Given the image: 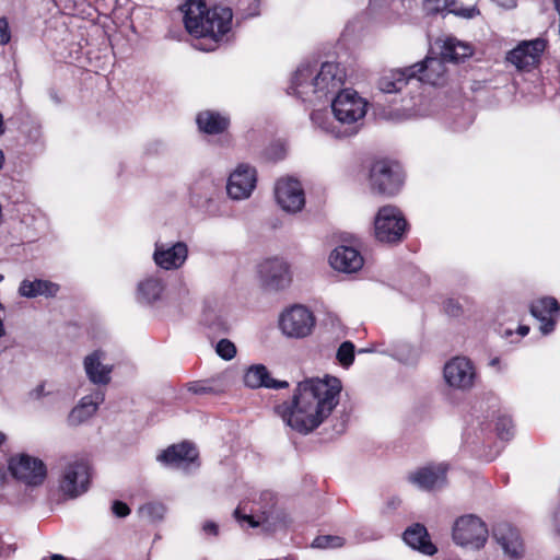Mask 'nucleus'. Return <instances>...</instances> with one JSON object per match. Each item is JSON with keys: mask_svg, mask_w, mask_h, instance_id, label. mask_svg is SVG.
I'll use <instances>...</instances> for the list:
<instances>
[{"mask_svg": "<svg viewBox=\"0 0 560 560\" xmlns=\"http://www.w3.org/2000/svg\"><path fill=\"white\" fill-rule=\"evenodd\" d=\"M11 35L9 24L5 19H0V44L5 45L10 42Z\"/></svg>", "mask_w": 560, "mask_h": 560, "instance_id": "a19ab883", "label": "nucleus"}, {"mask_svg": "<svg viewBox=\"0 0 560 560\" xmlns=\"http://www.w3.org/2000/svg\"><path fill=\"white\" fill-rule=\"evenodd\" d=\"M32 394L35 398H40L44 395V384L38 385Z\"/></svg>", "mask_w": 560, "mask_h": 560, "instance_id": "49530a36", "label": "nucleus"}, {"mask_svg": "<svg viewBox=\"0 0 560 560\" xmlns=\"http://www.w3.org/2000/svg\"><path fill=\"white\" fill-rule=\"evenodd\" d=\"M104 357V351L95 350L84 359L86 376L93 384L107 385L110 382L113 365L103 364Z\"/></svg>", "mask_w": 560, "mask_h": 560, "instance_id": "4be33fe9", "label": "nucleus"}, {"mask_svg": "<svg viewBox=\"0 0 560 560\" xmlns=\"http://www.w3.org/2000/svg\"><path fill=\"white\" fill-rule=\"evenodd\" d=\"M423 10L428 15L447 12L467 19L474 18L478 13L476 8H457L456 0H423Z\"/></svg>", "mask_w": 560, "mask_h": 560, "instance_id": "cd10ccee", "label": "nucleus"}, {"mask_svg": "<svg viewBox=\"0 0 560 560\" xmlns=\"http://www.w3.org/2000/svg\"><path fill=\"white\" fill-rule=\"evenodd\" d=\"M409 480L424 490L440 488L446 482V467L438 465L420 468L409 476Z\"/></svg>", "mask_w": 560, "mask_h": 560, "instance_id": "5701e85b", "label": "nucleus"}, {"mask_svg": "<svg viewBox=\"0 0 560 560\" xmlns=\"http://www.w3.org/2000/svg\"><path fill=\"white\" fill-rule=\"evenodd\" d=\"M217 353L224 360H231L236 354L235 345L229 339H221L217 345Z\"/></svg>", "mask_w": 560, "mask_h": 560, "instance_id": "e433bc0d", "label": "nucleus"}, {"mask_svg": "<svg viewBox=\"0 0 560 560\" xmlns=\"http://www.w3.org/2000/svg\"><path fill=\"white\" fill-rule=\"evenodd\" d=\"M445 62L441 55L440 57L428 56L423 61L417 62L411 67H415V71H417L416 78L420 81L438 85L442 83L446 72Z\"/></svg>", "mask_w": 560, "mask_h": 560, "instance_id": "aec40b11", "label": "nucleus"}, {"mask_svg": "<svg viewBox=\"0 0 560 560\" xmlns=\"http://www.w3.org/2000/svg\"><path fill=\"white\" fill-rule=\"evenodd\" d=\"M189 389L195 393V394H207V393H210L212 392V387H210L209 385H207L206 383L201 382V383H195L192 384Z\"/></svg>", "mask_w": 560, "mask_h": 560, "instance_id": "79ce46f5", "label": "nucleus"}, {"mask_svg": "<svg viewBox=\"0 0 560 560\" xmlns=\"http://www.w3.org/2000/svg\"><path fill=\"white\" fill-rule=\"evenodd\" d=\"M407 221L394 206L382 207L374 221L375 237L383 243H397L402 240Z\"/></svg>", "mask_w": 560, "mask_h": 560, "instance_id": "423d86ee", "label": "nucleus"}, {"mask_svg": "<svg viewBox=\"0 0 560 560\" xmlns=\"http://www.w3.org/2000/svg\"><path fill=\"white\" fill-rule=\"evenodd\" d=\"M59 291V285L49 280L35 279L34 281L23 280L19 288L22 296L33 299L39 295L52 298Z\"/></svg>", "mask_w": 560, "mask_h": 560, "instance_id": "c85d7f7f", "label": "nucleus"}, {"mask_svg": "<svg viewBox=\"0 0 560 560\" xmlns=\"http://www.w3.org/2000/svg\"><path fill=\"white\" fill-rule=\"evenodd\" d=\"M112 512L117 517H126L130 514V509L125 502L116 500L113 502Z\"/></svg>", "mask_w": 560, "mask_h": 560, "instance_id": "ea45409f", "label": "nucleus"}, {"mask_svg": "<svg viewBox=\"0 0 560 560\" xmlns=\"http://www.w3.org/2000/svg\"><path fill=\"white\" fill-rule=\"evenodd\" d=\"M234 515L237 520H244V521L248 522L250 527H258V526L265 527V524L267 523V517H265V516L262 518L259 517L258 520L254 515L241 516L238 509H236L234 511Z\"/></svg>", "mask_w": 560, "mask_h": 560, "instance_id": "58836bf2", "label": "nucleus"}, {"mask_svg": "<svg viewBox=\"0 0 560 560\" xmlns=\"http://www.w3.org/2000/svg\"><path fill=\"white\" fill-rule=\"evenodd\" d=\"M529 331V327L528 326H520L518 327V334L522 335V336H526Z\"/></svg>", "mask_w": 560, "mask_h": 560, "instance_id": "8fccbe9b", "label": "nucleus"}, {"mask_svg": "<svg viewBox=\"0 0 560 560\" xmlns=\"http://www.w3.org/2000/svg\"><path fill=\"white\" fill-rule=\"evenodd\" d=\"M487 525L476 515L458 517L453 526V540L464 547L480 549L488 539Z\"/></svg>", "mask_w": 560, "mask_h": 560, "instance_id": "0eeeda50", "label": "nucleus"}, {"mask_svg": "<svg viewBox=\"0 0 560 560\" xmlns=\"http://www.w3.org/2000/svg\"><path fill=\"white\" fill-rule=\"evenodd\" d=\"M444 378L452 387L460 389L469 388L472 386L475 380L474 366L466 358H454L444 366Z\"/></svg>", "mask_w": 560, "mask_h": 560, "instance_id": "2eb2a0df", "label": "nucleus"}, {"mask_svg": "<svg viewBox=\"0 0 560 560\" xmlns=\"http://www.w3.org/2000/svg\"><path fill=\"white\" fill-rule=\"evenodd\" d=\"M139 513L151 522H156L164 517L165 506L161 503H147L139 509Z\"/></svg>", "mask_w": 560, "mask_h": 560, "instance_id": "72a5a7b5", "label": "nucleus"}, {"mask_svg": "<svg viewBox=\"0 0 560 560\" xmlns=\"http://www.w3.org/2000/svg\"><path fill=\"white\" fill-rule=\"evenodd\" d=\"M513 421L508 416H499L495 422V431L501 440L509 441L513 436Z\"/></svg>", "mask_w": 560, "mask_h": 560, "instance_id": "c9c22d12", "label": "nucleus"}, {"mask_svg": "<svg viewBox=\"0 0 560 560\" xmlns=\"http://www.w3.org/2000/svg\"><path fill=\"white\" fill-rule=\"evenodd\" d=\"M315 325V317L305 306L295 305L282 314L280 327L284 335L293 338H303L311 334Z\"/></svg>", "mask_w": 560, "mask_h": 560, "instance_id": "9d476101", "label": "nucleus"}, {"mask_svg": "<svg viewBox=\"0 0 560 560\" xmlns=\"http://www.w3.org/2000/svg\"><path fill=\"white\" fill-rule=\"evenodd\" d=\"M547 47L544 38L521 42L514 49L509 51L506 60L521 71H530L540 62L542 52Z\"/></svg>", "mask_w": 560, "mask_h": 560, "instance_id": "1a4fd4ad", "label": "nucleus"}, {"mask_svg": "<svg viewBox=\"0 0 560 560\" xmlns=\"http://www.w3.org/2000/svg\"><path fill=\"white\" fill-rule=\"evenodd\" d=\"M4 161H5L4 153L2 150H0V170H2Z\"/></svg>", "mask_w": 560, "mask_h": 560, "instance_id": "603ef678", "label": "nucleus"}, {"mask_svg": "<svg viewBox=\"0 0 560 560\" xmlns=\"http://www.w3.org/2000/svg\"><path fill=\"white\" fill-rule=\"evenodd\" d=\"M401 501L399 498L397 497H393L390 498L387 502H386V506L388 510H396L399 505H400Z\"/></svg>", "mask_w": 560, "mask_h": 560, "instance_id": "c03bdc74", "label": "nucleus"}, {"mask_svg": "<svg viewBox=\"0 0 560 560\" xmlns=\"http://www.w3.org/2000/svg\"><path fill=\"white\" fill-rule=\"evenodd\" d=\"M472 50L467 44L460 43L455 38H447L442 48L440 55L446 62L458 63L465 58L470 57Z\"/></svg>", "mask_w": 560, "mask_h": 560, "instance_id": "2f4dec72", "label": "nucleus"}, {"mask_svg": "<svg viewBox=\"0 0 560 560\" xmlns=\"http://www.w3.org/2000/svg\"><path fill=\"white\" fill-rule=\"evenodd\" d=\"M50 560H66V558L61 555H52Z\"/></svg>", "mask_w": 560, "mask_h": 560, "instance_id": "864d4df0", "label": "nucleus"}, {"mask_svg": "<svg viewBox=\"0 0 560 560\" xmlns=\"http://www.w3.org/2000/svg\"><path fill=\"white\" fill-rule=\"evenodd\" d=\"M443 308L444 312L452 317H458L463 313L462 305L457 301L452 299L446 300L444 302Z\"/></svg>", "mask_w": 560, "mask_h": 560, "instance_id": "4c0bfd02", "label": "nucleus"}, {"mask_svg": "<svg viewBox=\"0 0 560 560\" xmlns=\"http://www.w3.org/2000/svg\"><path fill=\"white\" fill-rule=\"evenodd\" d=\"M416 77L415 67L392 69L380 78L378 89L383 93H399Z\"/></svg>", "mask_w": 560, "mask_h": 560, "instance_id": "412c9836", "label": "nucleus"}, {"mask_svg": "<svg viewBox=\"0 0 560 560\" xmlns=\"http://www.w3.org/2000/svg\"><path fill=\"white\" fill-rule=\"evenodd\" d=\"M9 548L12 552L15 550V547L10 546Z\"/></svg>", "mask_w": 560, "mask_h": 560, "instance_id": "6e6d98bb", "label": "nucleus"}, {"mask_svg": "<svg viewBox=\"0 0 560 560\" xmlns=\"http://www.w3.org/2000/svg\"><path fill=\"white\" fill-rule=\"evenodd\" d=\"M275 195L279 206L287 212H299L305 205V195L301 183L292 177L277 182Z\"/></svg>", "mask_w": 560, "mask_h": 560, "instance_id": "9b49d317", "label": "nucleus"}, {"mask_svg": "<svg viewBox=\"0 0 560 560\" xmlns=\"http://www.w3.org/2000/svg\"><path fill=\"white\" fill-rule=\"evenodd\" d=\"M164 288L160 278L148 277L138 283L137 300L140 303L151 304L161 299Z\"/></svg>", "mask_w": 560, "mask_h": 560, "instance_id": "c756f323", "label": "nucleus"}, {"mask_svg": "<svg viewBox=\"0 0 560 560\" xmlns=\"http://www.w3.org/2000/svg\"><path fill=\"white\" fill-rule=\"evenodd\" d=\"M345 73L339 65L325 62L317 75L313 79V92L327 96L330 93L340 92L343 85Z\"/></svg>", "mask_w": 560, "mask_h": 560, "instance_id": "4468645a", "label": "nucleus"}, {"mask_svg": "<svg viewBox=\"0 0 560 560\" xmlns=\"http://www.w3.org/2000/svg\"><path fill=\"white\" fill-rule=\"evenodd\" d=\"M336 357L343 368L350 366L354 360V345L351 341L342 342L337 350Z\"/></svg>", "mask_w": 560, "mask_h": 560, "instance_id": "f704fd0d", "label": "nucleus"}, {"mask_svg": "<svg viewBox=\"0 0 560 560\" xmlns=\"http://www.w3.org/2000/svg\"><path fill=\"white\" fill-rule=\"evenodd\" d=\"M59 491L69 499L78 498L88 491L91 467L83 458H62L59 463Z\"/></svg>", "mask_w": 560, "mask_h": 560, "instance_id": "20e7f679", "label": "nucleus"}, {"mask_svg": "<svg viewBox=\"0 0 560 560\" xmlns=\"http://www.w3.org/2000/svg\"><path fill=\"white\" fill-rule=\"evenodd\" d=\"M404 540L411 548L419 550L427 556H433L438 549L430 539V535L424 525L416 523L404 532Z\"/></svg>", "mask_w": 560, "mask_h": 560, "instance_id": "b1692460", "label": "nucleus"}, {"mask_svg": "<svg viewBox=\"0 0 560 560\" xmlns=\"http://www.w3.org/2000/svg\"><path fill=\"white\" fill-rule=\"evenodd\" d=\"M9 469L14 478L31 487L42 485L47 475L46 466L40 459L25 454L11 458Z\"/></svg>", "mask_w": 560, "mask_h": 560, "instance_id": "6e6552de", "label": "nucleus"}, {"mask_svg": "<svg viewBox=\"0 0 560 560\" xmlns=\"http://www.w3.org/2000/svg\"><path fill=\"white\" fill-rule=\"evenodd\" d=\"M498 363H499V359H498V358H495V359H493V360L491 361V364H492V365L498 364Z\"/></svg>", "mask_w": 560, "mask_h": 560, "instance_id": "5fc2aeb1", "label": "nucleus"}, {"mask_svg": "<svg viewBox=\"0 0 560 560\" xmlns=\"http://www.w3.org/2000/svg\"><path fill=\"white\" fill-rule=\"evenodd\" d=\"M5 132V125H4V120H3V116L2 114L0 113V137Z\"/></svg>", "mask_w": 560, "mask_h": 560, "instance_id": "09e8293b", "label": "nucleus"}, {"mask_svg": "<svg viewBox=\"0 0 560 560\" xmlns=\"http://www.w3.org/2000/svg\"><path fill=\"white\" fill-rule=\"evenodd\" d=\"M308 71V69H299L295 73L293 83L296 86H301L303 84L301 78L304 75V72Z\"/></svg>", "mask_w": 560, "mask_h": 560, "instance_id": "a18cd8bd", "label": "nucleus"}, {"mask_svg": "<svg viewBox=\"0 0 560 560\" xmlns=\"http://www.w3.org/2000/svg\"><path fill=\"white\" fill-rule=\"evenodd\" d=\"M3 280V276L0 275V282ZM0 310H3V305L0 303ZM4 335V326L2 319L0 318V338Z\"/></svg>", "mask_w": 560, "mask_h": 560, "instance_id": "de8ad7c7", "label": "nucleus"}, {"mask_svg": "<svg viewBox=\"0 0 560 560\" xmlns=\"http://www.w3.org/2000/svg\"><path fill=\"white\" fill-rule=\"evenodd\" d=\"M259 273L264 288L270 291L282 290L291 282L288 264L278 258L264 261L259 267Z\"/></svg>", "mask_w": 560, "mask_h": 560, "instance_id": "f8f14e48", "label": "nucleus"}, {"mask_svg": "<svg viewBox=\"0 0 560 560\" xmlns=\"http://www.w3.org/2000/svg\"><path fill=\"white\" fill-rule=\"evenodd\" d=\"M104 401V394L97 392L93 395L85 396L81 399L80 404L74 407L69 415V423L79 425L93 417L100 406Z\"/></svg>", "mask_w": 560, "mask_h": 560, "instance_id": "bb28decb", "label": "nucleus"}, {"mask_svg": "<svg viewBox=\"0 0 560 560\" xmlns=\"http://www.w3.org/2000/svg\"><path fill=\"white\" fill-rule=\"evenodd\" d=\"M341 382L334 376L306 378L298 384L290 404L276 411L293 430L307 434L327 419L339 402Z\"/></svg>", "mask_w": 560, "mask_h": 560, "instance_id": "f257e3e1", "label": "nucleus"}, {"mask_svg": "<svg viewBox=\"0 0 560 560\" xmlns=\"http://www.w3.org/2000/svg\"><path fill=\"white\" fill-rule=\"evenodd\" d=\"M244 383L250 388L267 387L279 389L289 386L285 381H277L272 378L267 368L262 364H255L248 368L244 375Z\"/></svg>", "mask_w": 560, "mask_h": 560, "instance_id": "393cba45", "label": "nucleus"}, {"mask_svg": "<svg viewBox=\"0 0 560 560\" xmlns=\"http://www.w3.org/2000/svg\"><path fill=\"white\" fill-rule=\"evenodd\" d=\"M346 540L341 536L337 535H322L317 536L313 542L312 547L314 548H320V549H328V548H340L345 545Z\"/></svg>", "mask_w": 560, "mask_h": 560, "instance_id": "473e14b6", "label": "nucleus"}, {"mask_svg": "<svg viewBox=\"0 0 560 560\" xmlns=\"http://www.w3.org/2000/svg\"><path fill=\"white\" fill-rule=\"evenodd\" d=\"M493 538L512 558H520L523 552V542L520 533L509 523H499L492 529Z\"/></svg>", "mask_w": 560, "mask_h": 560, "instance_id": "a211bd4d", "label": "nucleus"}, {"mask_svg": "<svg viewBox=\"0 0 560 560\" xmlns=\"http://www.w3.org/2000/svg\"><path fill=\"white\" fill-rule=\"evenodd\" d=\"M530 314L541 323V334L548 335L553 331L560 315V303L551 296L539 299L532 303Z\"/></svg>", "mask_w": 560, "mask_h": 560, "instance_id": "dca6fc26", "label": "nucleus"}, {"mask_svg": "<svg viewBox=\"0 0 560 560\" xmlns=\"http://www.w3.org/2000/svg\"><path fill=\"white\" fill-rule=\"evenodd\" d=\"M202 529L208 535L217 536L219 533L218 525L213 522H206L202 526Z\"/></svg>", "mask_w": 560, "mask_h": 560, "instance_id": "37998d69", "label": "nucleus"}, {"mask_svg": "<svg viewBox=\"0 0 560 560\" xmlns=\"http://www.w3.org/2000/svg\"><path fill=\"white\" fill-rule=\"evenodd\" d=\"M256 170L248 164H240L230 175L226 191L235 200L248 198L256 186Z\"/></svg>", "mask_w": 560, "mask_h": 560, "instance_id": "ddd939ff", "label": "nucleus"}, {"mask_svg": "<svg viewBox=\"0 0 560 560\" xmlns=\"http://www.w3.org/2000/svg\"><path fill=\"white\" fill-rule=\"evenodd\" d=\"M197 124L201 131L209 135H217L228 128L229 119L218 113L206 110L198 114Z\"/></svg>", "mask_w": 560, "mask_h": 560, "instance_id": "7c9ffc66", "label": "nucleus"}, {"mask_svg": "<svg viewBox=\"0 0 560 560\" xmlns=\"http://www.w3.org/2000/svg\"><path fill=\"white\" fill-rule=\"evenodd\" d=\"M334 269L347 273L360 270L363 266V257L359 250L350 246H338L329 256Z\"/></svg>", "mask_w": 560, "mask_h": 560, "instance_id": "6ab92c4d", "label": "nucleus"}, {"mask_svg": "<svg viewBox=\"0 0 560 560\" xmlns=\"http://www.w3.org/2000/svg\"><path fill=\"white\" fill-rule=\"evenodd\" d=\"M331 109L336 119L347 126L338 136H353L359 130L357 122L366 114V102L355 91L341 90L332 100Z\"/></svg>", "mask_w": 560, "mask_h": 560, "instance_id": "7ed1b4c3", "label": "nucleus"}, {"mask_svg": "<svg viewBox=\"0 0 560 560\" xmlns=\"http://www.w3.org/2000/svg\"><path fill=\"white\" fill-rule=\"evenodd\" d=\"M197 456L198 453L194 444L185 441L168 446L158 456V460L165 465L178 466L183 462H194Z\"/></svg>", "mask_w": 560, "mask_h": 560, "instance_id": "a878e982", "label": "nucleus"}, {"mask_svg": "<svg viewBox=\"0 0 560 560\" xmlns=\"http://www.w3.org/2000/svg\"><path fill=\"white\" fill-rule=\"evenodd\" d=\"M187 255L188 247L184 242L172 246L156 243L153 259L159 267L171 270L179 268L186 261Z\"/></svg>", "mask_w": 560, "mask_h": 560, "instance_id": "f3484780", "label": "nucleus"}, {"mask_svg": "<svg viewBox=\"0 0 560 560\" xmlns=\"http://www.w3.org/2000/svg\"><path fill=\"white\" fill-rule=\"evenodd\" d=\"M402 183L404 175L399 164L388 160H380L372 164L370 170L372 191L393 196L399 191Z\"/></svg>", "mask_w": 560, "mask_h": 560, "instance_id": "39448f33", "label": "nucleus"}, {"mask_svg": "<svg viewBox=\"0 0 560 560\" xmlns=\"http://www.w3.org/2000/svg\"><path fill=\"white\" fill-rule=\"evenodd\" d=\"M187 32L196 37H211L218 40L231 28L233 13L230 8L207 9L206 0H186L180 5Z\"/></svg>", "mask_w": 560, "mask_h": 560, "instance_id": "f03ea898", "label": "nucleus"}, {"mask_svg": "<svg viewBox=\"0 0 560 560\" xmlns=\"http://www.w3.org/2000/svg\"><path fill=\"white\" fill-rule=\"evenodd\" d=\"M218 326H219L218 329L220 331H222V332H226L228 331V326H226V324L224 322H219Z\"/></svg>", "mask_w": 560, "mask_h": 560, "instance_id": "3c124183", "label": "nucleus"}]
</instances>
